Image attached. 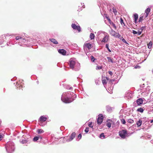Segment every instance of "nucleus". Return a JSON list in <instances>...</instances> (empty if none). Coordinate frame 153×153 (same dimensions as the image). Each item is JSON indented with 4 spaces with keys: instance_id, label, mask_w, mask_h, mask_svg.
<instances>
[{
    "instance_id": "nucleus-1",
    "label": "nucleus",
    "mask_w": 153,
    "mask_h": 153,
    "mask_svg": "<svg viewBox=\"0 0 153 153\" xmlns=\"http://www.w3.org/2000/svg\"><path fill=\"white\" fill-rule=\"evenodd\" d=\"M76 97V95L73 92H65L62 95L61 100L65 103H69L74 100Z\"/></svg>"
},
{
    "instance_id": "nucleus-2",
    "label": "nucleus",
    "mask_w": 153,
    "mask_h": 153,
    "mask_svg": "<svg viewBox=\"0 0 153 153\" xmlns=\"http://www.w3.org/2000/svg\"><path fill=\"white\" fill-rule=\"evenodd\" d=\"M68 64L70 68L74 70L78 71L80 69V64L75 58H71L69 60Z\"/></svg>"
},
{
    "instance_id": "nucleus-3",
    "label": "nucleus",
    "mask_w": 153,
    "mask_h": 153,
    "mask_svg": "<svg viewBox=\"0 0 153 153\" xmlns=\"http://www.w3.org/2000/svg\"><path fill=\"white\" fill-rule=\"evenodd\" d=\"M5 148L8 153H12L15 150L14 143L12 142H7L6 144Z\"/></svg>"
},
{
    "instance_id": "nucleus-4",
    "label": "nucleus",
    "mask_w": 153,
    "mask_h": 153,
    "mask_svg": "<svg viewBox=\"0 0 153 153\" xmlns=\"http://www.w3.org/2000/svg\"><path fill=\"white\" fill-rule=\"evenodd\" d=\"M16 40H19V43L20 46H23V45H26L27 44V42L26 39L20 36H17L16 38Z\"/></svg>"
},
{
    "instance_id": "nucleus-5",
    "label": "nucleus",
    "mask_w": 153,
    "mask_h": 153,
    "mask_svg": "<svg viewBox=\"0 0 153 153\" xmlns=\"http://www.w3.org/2000/svg\"><path fill=\"white\" fill-rule=\"evenodd\" d=\"M119 136L123 139H125L126 137H128L131 135L127 133L126 130H122L119 131Z\"/></svg>"
},
{
    "instance_id": "nucleus-6",
    "label": "nucleus",
    "mask_w": 153,
    "mask_h": 153,
    "mask_svg": "<svg viewBox=\"0 0 153 153\" xmlns=\"http://www.w3.org/2000/svg\"><path fill=\"white\" fill-rule=\"evenodd\" d=\"M150 89L149 88H143L141 89V92L142 93L144 94V95L146 96L149 93Z\"/></svg>"
},
{
    "instance_id": "nucleus-7",
    "label": "nucleus",
    "mask_w": 153,
    "mask_h": 153,
    "mask_svg": "<svg viewBox=\"0 0 153 153\" xmlns=\"http://www.w3.org/2000/svg\"><path fill=\"white\" fill-rule=\"evenodd\" d=\"M23 80L21 79L18 82H16V87L19 89H21L23 88V86L22 83V82H23Z\"/></svg>"
},
{
    "instance_id": "nucleus-8",
    "label": "nucleus",
    "mask_w": 153,
    "mask_h": 153,
    "mask_svg": "<svg viewBox=\"0 0 153 153\" xmlns=\"http://www.w3.org/2000/svg\"><path fill=\"white\" fill-rule=\"evenodd\" d=\"M133 94L130 91H128L126 93L125 97L129 99L132 97Z\"/></svg>"
},
{
    "instance_id": "nucleus-9",
    "label": "nucleus",
    "mask_w": 153,
    "mask_h": 153,
    "mask_svg": "<svg viewBox=\"0 0 153 153\" xmlns=\"http://www.w3.org/2000/svg\"><path fill=\"white\" fill-rule=\"evenodd\" d=\"M71 27L74 29L77 30L79 32L81 31V28L79 26H77L75 24H72Z\"/></svg>"
},
{
    "instance_id": "nucleus-10",
    "label": "nucleus",
    "mask_w": 153,
    "mask_h": 153,
    "mask_svg": "<svg viewBox=\"0 0 153 153\" xmlns=\"http://www.w3.org/2000/svg\"><path fill=\"white\" fill-rule=\"evenodd\" d=\"M76 133L75 132L72 133L71 136L69 137L68 139H67L66 141L67 142H70L75 137Z\"/></svg>"
},
{
    "instance_id": "nucleus-11",
    "label": "nucleus",
    "mask_w": 153,
    "mask_h": 153,
    "mask_svg": "<svg viewBox=\"0 0 153 153\" xmlns=\"http://www.w3.org/2000/svg\"><path fill=\"white\" fill-rule=\"evenodd\" d=\"M133 17L134 19V22L135 24H137V21L138 17V14L137 13H135L133 14Z\"/></svg>"
},
{
    "instance_id": "nucleus-12",
    "label": "nucleus",
    "mask_w": 153,
    "mask_h": 153,
    "mask_svg": "<svg viewBox=\"0 0 153 153\" xmlns=\"http://www.w3.org/2000/svg\"><path fill=\"white\" fill-rule=\"evenodd\" d=\"M106 109L107 112L109 113H111L113 111L114 108L111 107L109 105H107L106 106Z\"/></svg>"
},
{
    "instance_id": "nucleus-13",
    "label": "nucleus",
    "mask_w": 153,
    "mask_h": 153,
    "mask_svg": "<svg viewBox=\"0 0 153 153\" xmlns=\"http://www.w3.org/2000/svg\"><path fill=\"white\" fill-rule=\"evenodd\" d=\"M109 39V36L108 35H105L103 39L101 41L102 42H106L108 41Z\"/></svg>"
},
{
    "instance_id": "nucleus-14",
    "label": "nucleus",
    "mask_w": 153,
    "mask_h": 153,
    "mask_svg": "<svg viewBox=\"0 0 153 153\" xmlns=\"http://www.w3.org/2000/svg\"><path fill=\"white\" fill-rule=\"evenodd\" d=\"M109 80V78L107 77H105L102 78V82L104 85L106 84L107 81Z\"/></svg>"
},
{
    "instance_id": "nucleus-15",
    "label": "nucleus",
    "mask_w": 153,
    "mask_h": 153,
    "mask_svg": "<svg viewBox=\"0 0 153 153\" xmlns=\"http://www.w3.org/2000/svg\"><path fill=\"white\" fill-rule=\"evenodd\" d=\"M0 43L1 44L3 43L4 40L6 39V36L5 34H4L2 35L1 37H0Z\"/></svg>"
},
{
    "instance_id": "nucleus-16",
    "label": "nucleus",
    "mask_w": 153,
    "mask_h": 153,
    "mask_svg": "<svg viewBox=\"0 0 153 153\" xmlns=\"http://www.w3.org/2000/svg\"><path fill=\"white\" fill-rule=\"evenodd\" d=\"M143 100L142 98H140L138 99L137 100V104L140 105L143 103Z\"/></svg>"
},
{
    "instance_id": "nucleus-17",
    "label": "nucleus",
    "mask_w": 153,
    "mask_h": 153,
    "mask_svg": "<svg viewBox=\"0 0 153 153\" xmlns=\"http://www.w3.org/2000/svg\"><path fill=\"white\" fill-rule=\"evenodd\" d=\"M92 45L89 43H87L85 44L84 45V48H85V47H87L88 49H90L91 48Z\"/></svg>"
},
{
    "instance_id": "nucleus-18",
    "label": "nucleus",
    "mask_w": 153,
    "mask_h": 153,
    "mask_svg": "<svg viewBox=\"0 0 153 153\" xmlns=\"http://www.w3.org/2000/svg\"><path fill=\"white\" fill-rule=\"evenodd\" d=\"M58 51L59 53L64 55H65L66 53V51L63 49H59L58 50Z\"/></svg>"
},
{
    "instance_id": "nucleus-19",
    "label": "nucleus",
    "mask_w": 153,
    "mask_h": 153,
    "mask_svg": "<svg viewBox=\"0 0 153 153\" xmlns=\"http://www.w3.org/2000/svg\"><path fill=\"white\" fill-rule=\"evenodd\" d=\"M49 40L51 42H53L54 44H58V42L54 39H50Z\"/></svg>"
},
{
    "instance_id": "nucleus-20",
    "label": "nucleus",
    "mask_w": 153,
    "mask_h": 153,
    "mask_svg": "<svg viewBox=\"0 0 153 153\" xmlns=\"http://www.w3.org/2000/svg\"><path fill=\"white\" fill-rule=\"evenodd\" d=\"M39 119L41 121L44 122L45 121L47 120V118L43 116H42L40 117Z\"/></svg>"
},
{
    "instance_id": "nucleus-21",
    "label": "nucleus",
    "mask_w": 153,
    "mask_h": 153,
    "mask_svg": "<svg viewBox=\"0 0 153 153\" xmlns=\"http://www.w3.org/2000/svg\"><path fill=\"white\" fill-rule=\"evenodd\" d=\"M116 33V32L115 31H114V30H112V29H111V30L110 31V34L114 36Z\"/></svg>"
},
{
    "instance_id": "nucleus-22",
    "label": "nucleus",
    "mask_w": 153,
    "mask_h": 153,
    "mask_svg": "<svg viewBox=\"0 0 153 153\" xmlns=\"http://www.w3.org/2000/svg\"><path fill=\"white\" fill-rule=\"evenodd\" d=\"M142 120H139L137 122L136 124L138 127H139L141 126L142 124Z\"/></svg>"
},
{
    "instance_id": "nucleus-23",
    "label": "nucleus",
    "mask_w": 153,
    "mask_h": 153,
    "mask_svg": "<svg viewBox=\"0 0 153 153\" xmlns=\"http://www.w3.org/2000/svg\"><path fill=\"white\" fill-rule=\"evenodd\" d=\"M100 117H98L97 119V123L99 125L101 124L102 123V122L103 120H102L101 119H100Z\"/></svg>"
},
{
    "instance_id": "nucleus-24",
    "label": "nucleus",
    "mask_w": 153,
    "mask_h": 153,
    "mask_svg": "<svg viewBox=\"0 0 153 153\" xmlns=\"http://www.w3.org/2000/svg\"><path fill=\"white\" fill-rule=\"evenodd\" d=\"M44 132L43 130L41 129H38L37 131V132L39 134L43 133Z\"/></svg>"
},
{
    "instance_id": "nucleus-25",
    "label": "nucleus",
    "mask_w": 153,
    "mask_h": 153,
    "mask_svg": "<svg viewBox=\"0 0 153 153\" xmlns=\"http://www.w3.org/2000/svg\"><path fill=\"white\" fill-rule=\"evenodd\" d=\"M150 11L151 9L149 8H148L145 10V13L149 15V13L150 12Z\"/></svg>"
},
{
    "instance_id": "nucleus-26",
    "label": "nucleus",
    "mask_w": 153,
    "mask_h": 153,
    "mask_svg": "<svg viewBox=\"0 0 153 153\" xmlns=\"http://www.w3.org/2000/svg\"><path fill=\"white\" fill-rule=\"evenodd\" d=\"M107 59L108 61L109 62H111L112 63H114L113 59H112L111 57H107Z\"/></svg>"
},
{
    "instance_id": "nucleus-27",
    "label": "nucleus",
    "mask_w": 153,
    "mask_h": 153,
    "mask_svg": "<svg viewBox=\"0 0 153 153\" xmlns=\"http://www.w3.org/2000/svg\"><path fill=\"white\" fill-rule=\"evenodd\" d=\"M95 36L93 33H91L90 35V38L91 39H94Z\"/></svg>"
},
{
    "instance_id": "nucleus-28",
    "label": "nucleus",
    "mask_w": 153,
    "mask_h": 153,
    "mask_svg": "<svg viewBox=\"0 0 153 153\" xmlns=\"http://www.w3.org/2000/svg\"><path fill=\"white\" fill-rule=\"evenodd\" d=\"M152 41H150L149 43L148 44V47L149 49H151L152 47Z\"/></svg>"
},
{
    "instance_id": "nucleus-29",
    "label": "nucleus",
    "mask_w": 153,
    "mask_h": 153,
    "mask_svg": "<svg viewBox=\"0 0 153 153\" xmlns=\"http://www.w3.org/2000/svg\"><path fill=\"white\" fill-rule=\"evenodd\" d=\"M143 15H142L140 16L138 22H140L143 20Z\"/></svg>"
},
{
    "instance_id": "nucleus-30",
    "label": "nucleus",
    "mask_w": 153,
    "mask_h": 153,
    "mask_svg": "<svg viewBox=\"0 0 153 153\" xmlns=\"http://www.w3.org/2000/svg\"><path fill=\"white\" fill-rule=\"evenodd\" d=\"M144 109H143V108H140L137 109V111L138 112L142 113L143 112Z\"/></svg>"
},
{
    "instance_id": "nucleus-31",
    "label": "nucleus",
    "mask_w": 153,
    "mask_h": 153,
    "mask_svg": "<svg viewBox=\"0 0 153 153\" xmlns=\"http://www.w3.org/2000/svg\"><path fill=\"white\" fill-rule=\"evenodd\" d=\"M99 137L102 139H104L105 138V136L103 133H102L100 134Z\"/></svg>"
},
{
    "instance_id": "nucleus-32",
    "label": "nucleus",
    "mask_w": 153,
    "mask_h": 153,
    "mask_svg": "<svg viewBox=\"0 0 153 153\" xmlns=\"http://www.w3.org/2000/svg\"><path fill=\"white\" fill-rule=\"evenodd\" d=\"M7 45L10 46H11V45H14V44L12 42L10 41H9L8 42H7Z\"/></svg>"
},
{
    "instance_id": "nucleus-33",
    "label": "nucleus",
    "mask_w": 153,
    "mask_h": 153,
    "mask_svg": "<svg viewBox=\"0 0 153 153\" xmlns=\"http://www.w3.org/2000/svg\"><path fill=\"white\" fill-rule=\"evenodd\" d=\"M39 139V137L36 136L33 138V140L34 141H36Z\"/></svg>"
},
{
    "instance_id": "nucleus-34",
    "label": "nucleus",
    "mask_w": 153,
    "mask_h": 153,
    "mask_svg": "<svg viewBox=\"0 0 153 153\" xmlns=\"http://www.w3.org/2000/svg\"><path fill=\"white\" fill-rule=\"evenodd\" d=\"M120 36L121 35L120 34L118 33H116L114 36V37H115L119 38L120 37Z\"/></svg>"
},
{
    "instance_id": "nucleus-35",
    "label": "nucleus",
    "mask_w": 153,
    "mask_h": 153,
    "mask_svg": "<svg viewBox=\"0 0 153 153\" xmlns=\"http://www.w3.org/2000/svg\"><path fill=\"white\" fill-rule=\"evenodd\" d=\"M113 9V13H114V14L115 15H116L117 13V11L116 10L114 7H113L112 8Z\"/></svg>"
},
{
    "instance_id": "nucleus-36",
    "label": "nucleus",
    "mask_w": 153,
    "mask_h": 153,
    "mask_svg": "<svg viewBox=\"0 0 153 153\" xmlns=\"http://www.w3.org/2000/svg\"><path fill=\"white\" fill-rule=\"evenodd\" d=\"M98 117H100V119H101L102 120H103V115L101 114H99L98 116Z\"/></svg>"
},
{
    "instance_id": "nucleus-37",
    "label": "nucleus",
    "mask_w": 153,
    "mask_h": 153,
    "mask_svg": "<svg viewBox=\"0 0 153 153\" xmlns=\"http://www.w3.org/2000/svg\"><path fill=\"white\" fill-rule=\"evenodd\" d=\"M106 18L107 19V20H108V22H109V23L111 25V23H112L113 22L111 21V20H110V19L109 18V17H106Z\"/></svg>"
},
{
    "instance_id": "nucleus-38",
    "label": "nucleus",
    "mask_w": 153,
    "mask_h": 153,
    "mask_svg": "<svg viewBox=\"0 0 153 153\" xmlns=\"http://www.w3.org/2000/svg\"><path fill=\"white\" fill-rule=\"evenodd\" d=\"M91 61L92 62H94L95 59L94 57L92 56H91Z\"/></svg>"
},
{
    "instance_id": "nucleus-39",
    "label": "nucleus",
    "mask_w": 153,
    "mask_h": 153,
    "mask_svg": "<svg viewBox=\"0 0 153 153\" xmlns=\"http://www.w3.org/2000/svg\"><path fill=\"white\" fill-rule=\"evenodd\" d=\"M128 123H132L134 122V121L133 120L131 119H128Z\"/></svg>"
},
{
    "instance_id": "nucleus-40",
    "label": "nucleus",
    "mask_w": 153,
    "mask_h": 153,
    "mask_svg": "<svg viewBox=\"0 0 153 153\" xmlns=\"http://www.w3.org/2000/svg\"><path fill=\"white\" fill-rule=\"evenodd\" d=\"M121 123L123 124H125L126 123V121L124 119H122L121 120Z\"/></svg>"
},
{
    "instance_id": "nucleus-41",
    "label": "nucleus",
    "mask_w": 153,
    "mask_h": 153,
    "mask_svg": "<svg viewBox=\"0 0 153 153\" xmlns=\"http://www.w3.org/2000/svg\"><path fill=\"white\" fill-rule=\"evenodd\" d=\"M120 22L121 24L122 25L123 24L124 25H125V24H124V23L123 22V19H122V18H120Z\"/></svg>"
},
{
    "instance_id": "nucleus-42",
    "label": "nucleus",
    "mask_w": 153,
    "mask_h": 153,
    "mask_svg": "<svg viewBox=\"0 0 153 153\" xmlns=\"http://www.w3.org/2000/svg\"><path fill=\"white\" fill-rule=\"evenodd\" d=\"M66 88V89H68L71 90V89L72 88L69 85H68L67 86Z\"/></svg>"
},
{
    "instance_id": "nucleus-43",
    "label": "nucleus",
    "mask_w": 153,
    "mask_h": 153,
    "mask_svg": "<svg viewBox=\"0 0 153 153\" xmlns=\"http://www.w3.org/2000/svg\"><path fill=\"white\" fill-rule=\"evenodd\" d=\"M106 126L110 128L111 127V123L109 122L107 123L106 124Z\"/></svg>"
},
{
    "instance_id": "nucleus-44",
    "label": "nucleus",
    "mask_w": 153,
    "mask_h": 153,
    "mask_svg": "<svg viewBox=\"0 0 153 153\" xmlns=\"http://www.w3.org/2000/svg\"><path fill=\"white\" fill-rule=\"evenodd\" d=\"M105 33V32H102L101 31H98L97 33V35L98 36H99L100 34H101V33Z\"/></svg>"
},
{
    "instance_id": "nucleus-45",
    "label": "nucleus",
    "mask_w": 153,
    "mask_h": 153,
    "mask_svg": "<svg viewBox=\"0 0 153 153\" xmlns=\"http://www.w3.org/2000/svg\"><path fill=\"white\" fill-rule=\"evenodd\" d=\"M102 68V67L101 66H97L96 68V70H100Z\"/></svg>"
},
{
    "instance_id": "nucleus-46",
    "label": "nucleus",
    "mask_w": 153,
    "mask_h": 153,
    "mask_svg": "<svg viewBox=\"0 0 153 153\" xmlns=\"http://www.w3.org/2000/svg\"><path fill=\"white\" fill-rule=\"evenodd\" d=\"M27 142V141L25 140H23L22 141V144H25Z\"/></svg>"
},
{
    "instance_id": "nucleus-47",
    "label": "nucleus",
    "mask_w": 153,
    "mask_h": 153,
    "mask_svg": "<svg viewBox=\"0 0 153 153\" xmlns=\"http://www.w3.org/2000/svg\"><path fill=\"white\" fill-rule=\"evenodd\" d=\"M88 126L91 128H93V126L92 125V122H90L88 124Z\"/></svg>"
},
{
    "instance_id": "nucleus-48",
    "label": "nucleus",
    "mask_w": 153,
    "mask_h": 153,
    "mask_svg": "<svg viewBox=\"0 0 153 153\" xmlns=\"http://www.w3.org/2000/svg\"><path fill=\"white\" fill-rule=\"evenodd\" d=\"M89 131V128L88 127H86V128L85 130V131L86 133H88Z\"/></svg>"
},
{
    "instance_id": "nucleus-49",
    "label": "nucleus",
    "mask_w": 153,
    "mask_h": 153,
    "mask_svg": "<svg viewBox=\"0 0 153 153\" xmlns=\"http://www.w3.org/2000/svg\"><path fill=\"white\" fill-rule=\"evenodd\" d=\"M122 41L124 43H126L127 45H129L128 43L126 41V40L125 39H124V38L123 39V40Z\"/></svg>"
},
{
    "instance_id": "nucleus-50",
    "label": "nucleus",
    "mask_w": 153,
    "mask_h": 153,
    "mask_svg": "<svg viewBox=\"0 0 153 153\" xmlns=\"http://www.w3.org/2000/svg\"><path fill=\"white\" fill-rule=\"evenodd\" d=\"M82 137V134H79L78 136V138L79 139V140H80Z\"/></svg>"
},
{
    "instance_id": "nucleus-51",
    "label": "nucleus",
    "mask_w": 153,
    "mask_h": 153,
    "mask_svg": "<svg viewBox=\"0 0 153 153\" xmlns=\"http://www.w3.org/2000/svg\"><path fill=\"white\" fill-rule=\"evenodd\" d=\"M114 80L113 79H110L109 82H110V84H111V83H112V82H114Z\"/></svg>"
},
{
    "instance_id": "nucleus-52",
    "label": "nucleus",
    "mask_w": 153,
    "mask_h": 153,
    "mask_svg": "<svg viewBox=\"0 0 153 153\" xmlns=\"http://www.w3.org/2000/svg\"><path fill=\"white\" fill-rule=\"evenodd\" d=\"M113 26L115 28V29H116L117 27H116L115 25L113 23H111V25Z\"/></svg>"
},
{
    "instance_id": "nucleus-53",
    "label": "nucleus",
    "mask_w": 153,
    "mask_h": 153,
    "mask_svg": "<svg viewBox=\"0 0 153 153\" xmlns=\"http://www.w3.org/2000/svg\"><path fill=\"white\" fill-rule=\"evenodd\" d=\"M146 27V26H143L140 28V30H141V31H142L144 29H145Z\"/></svg>"
},
{
    "instance_id": "nucleus-54",
    "label": "nucleus",
    "mask_w": 153,
    "mask_h": 153,
    "mask_svg": "<svg viewBox=\"0 0 153 153\" xmlns=\"http://www.w3.org/2000/svg\"><path fill=\"white\" fill-rule=\"evenodd\" d=\"M132 33L134 34H137V32L134 30H133Z\"/></svg>"
},
{
    "instance_id": "nucleus-55",
    "label": "nucleus",
    "mask_w": 153,
    "mask_h": 153,
    "mask_svg": "<svg viewBox=\"0 0 153 153\" xmlns=\"http://www.w3.org/2000/svg\"><path fill=\"white\" fill-rule=\"evenodd\" d=\"M135 68H140V67L139 65H136L134 67Z\"/></svg>"
},
{
    "instance_id": "nucleus-56",
    "label": "nucleus",
    "mask_w": 153,
    "mask_h": 153,
    "mask_svg": "<svg viewBox=\"0 0 153 153\" xmlns=\"http://www.w3.org/2000/svg\"><path fill=\"white\" fill-rule=\"evenodd\" d=\"M137 34H138V35H140L141 34V33H142V31H140L139 30V31H138V32H137Z\"/></svg>"
},
{
    "instance_id": "nucleus-57",
    "label": "nucleus",
    "mask_w": 153,
    "mask_h": 153,
    "mask_svg": "<svg viewBox=\"0 0 153 153\" xmlns=\"http://www.w3.org/2000/svg\"><path fill=\"white\" fill-rule=\"evenodd\" d=\"M105 47L107 49L109 48V45L108 44H107L105 45Z\"/></svg>"
},
{
    "instance_id": "nucleus-58",
    "label": "nucleus",
    "mask_w": 153,
    "mask_h": 153,
    "mask_svg": "<svg viewBox=\"0 0 153 153\" xmlns=\"http://www.w3.org/2000/svg\"><path fill=\"white\" fill-rule=\"evenodd\" d=\"M108 73L111 76H112L113 74V73L111 71H109Z\"/></svg>"
},
{
    "instance_id": "nucleus-59",
    "label": "nucleus",
    "mask_w": 153,
    "mask_h": 153,
    "mask_svg": "<svg viewBox=\"0 0 153 153\" xmlns=\"http://www.w3.org/2000/svg\"><path fill=\"white\" fill-rule=\"evenodd\" d=\"M2 138H3L2 135L1 134H0V141L2 139Z\"/></svg>"
},
{
    "instance_id": "nucleus-60",
    "label": "nucleus",
    "mask_w": 153,
    "mask_h": 153,
    "mask_svg": "<svg viewBox=\"0 0 153 153\" xmlns=\"http://www.w3.org/2000/svg\"><path fill=\"white\" fill-rule=\"evenodd\" d=\"M119 39H120V40H123V37L121 36H120V37L119 38Z\"/></svg>"
},
{
    "instance_id": "nucleus-61",
    "label": "nucleus",
    "mask_w": 153,
    "mask_h": 153,
    "mask_svg": "<svg viewBox=\"0 0 153 153\" xmlns=\"http://www.w3.org/2000/svg\"><path fill=\"white\" fill-rule=\"evenodd\" d=\"M148 16V14H145L144 15V17L145 18H146Z\"/></svg>"
},
{
    "instance_id": "nucleus-62",
    "label": "nucleus",
    "mask_w": 153,
    "mask_h": 153,
    "mask_svg": "<svg viewBox=\"0 0 153 153\" xmlns=\"http://www.w3.org/2000/svg\"><path fill=\"white\" fill-rule=\"evenodd\" d=\"M82 7L83 8H85V5H84V4L83 3V5H82Z\"/></svg>"
},
{
    "instance_id": "nucleus-63",
    "label": "nucleus",
    "mask_w": 153,
    "mask_h": 153,
    "mask_svg": "<svg viewBox=\"0 0 153 153\" xmlns=\"http://www.w3.org/2000/svg\"><path fill=\"white\" fill-rule=\"evenodd\" d=\"M39 137V139L40 140H41L42 139V137L41 136Z\"/></svg>"
},
{
    "instance_id": "nucleus-64",
    "label": "nucleus",
    "mask_w": 153,
    "mask_h": 153,
    "mask_svg": "<svg viewBox=\"0 0 153 153\" xmlns=\"http://www.w3.org/2000/svg\"><path fill=\"white\" fill-rule=\"evenodd\" d=\"M107 50L109 52H111V50L109 49V48H108Z\"/></svg>"
}]
</instances>
